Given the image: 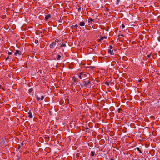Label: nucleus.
Returning a JSON list of instances; mask_svg holds the SVG:
<instances>
[{"instance_id": "obj_18", "label": "nucleus", "mask_w": 160, "mask_h": 160, "mask_svg": "<svg viewBox=\"0 0 160 160\" xmlns=\"http://www.w3.org/2000/svg\"><path fill=\"white\" fill-rule=\"evenodd\" d=\"M23 144H24L23 142L21 143V144L18 146V149H19L21 148V146H23Z\"/></svg>"}, {"instance_id": "obj_25", "label": "nucleus", "mask_w": 160, "mask_h": 160, "mask_svg": "<svg viewBox=\"0 0 160 160\" xmlns=\"http://www.w3.org/2000/svg\"><path fill=\"white\" fill-rule=\"evenodd\" d=\"M105 84L107 85H109V82H106Z\"/></svg>"}, {"instance_id": "obj_20", "label": "nucleus", "mask_w": 160, "mask_h": 160, "mask_svg": "<svg viewBox=\"0 0 160 160\" xmlns=\"http://www.w3.org/2000/svg\"><path fill=\"white\" fill-rule=\"evenodd\" d=\"M78 27V26L77 25V24L75 25H72V28H77Z\"/></svg>"}, {"instance_id": "obj_29", "label": "nucleus", "mask_w": 160, "mask_h": 160, "mask_svg": "<svg viewBox=\"0 0 160 160\" xmlns=\"http://www.w3.org/2000/svg\"><path fill=\"white\" fill-rule=\"evenodd\" d=\"M9 57L8 56V57H7V58H6V60H7L8 59H9Z\"/></svg>"}, {"instance_id": "obj_15", "label": "nucleus", "mask_w": 160, "mask_h": 160, "mask_svg": "<svg viewBox=\"0 0 160 160\" xmlns=\"http://www.w3.org/2000/svg\"><path fill=\"white\" fill-rule=\"evenodd\" d=\"M91 155L92 156H94L95 155V152L94 151H92L91 152Z\"/></svg>"}, {"instance_id": "obj_8", "label": "nucleus", "mask_w": 160, "mask_h": 160, "mask_svg": "<svg viewBox=\"0 0 160 160\" xmlns=\"http://www.w3.org/2000/svg\"><path fill=\"white\" fill-rule=\"evenodd\" d=\"M51 17V15L50 14H48L46 15L45 18V20L46 21L48 20Z\"/></svg>"}, {"instance_id": "obj_14", "label": "nucleus", "mask_w": 160, "mask_h": 160, "mask_svg": "<svg viewBox=\"0 0 160 160\" xmlns=\"http://www.w3.org/2000/svg\"><path fill=\"white\" fill-rule=\"evenodd\" d=\"M66 46V45L65 43H62V44L60 46V48H61L63 47H65Z\"/></svg>"}, {"instance_id": "obj_12", "label": "nucleus", "mask_w": 160, "mask_h": 160, "mask_svg": "<svg viewBox=\"0 0 160 160\" xmlns=\"http://www.w3.org/2000/svg\"><path fill=\"white\" fill-rule=\"evenodd\" d=\"M92 21H93V20L92 18H88V22L89 23H92Z\"/></svg>"}, {"instance_id": "obj_11", "label": "nucleus", "mask_w": 160, "mask_h": 160, "mask_svg": "<svg viewBox=\"0 0 160 160\" xmlns=\"http://www.w3.org/2000/svg\"><path fill=\"white\" fill-rule=\"evenodd\" d=\"M85 23L83 21L81 22H80L79 23V25L81 26H83L85 25Z\"/></svg>"}, {"instance_id": "obj_6", "label": "nucleus", "mask_w": 160, "mask_h": 160, "mask_svg": "<svg viewBox=\"0 0 160 160\" xmlns=\"http://www.w3.org/2000/svg\"><path fill=\"white\" fill-rule=\"evenodd\" d=\"M56 44L55 42L53 41L50 45L49 47L51 48H53Z\"/></svg>"}, {"instance_id": "obj_7", "label": "nucleus", "mask_w": 160, "mask_h": 160, "mask_svg": "<svg viewBox=\"0 0 160 160\" xmlns=\"http://www.w3.org/2000/svg\"><path fill=\"white\" fill-rule=\"evenodd\" d=\"M107 36L102 37H101L100 39L98 40V42H100L101 41H102L104 39H107Z\"/></svg>"}, {"instance_id": "obj_23", "label": "nucleus", "mask_w": 160, "mask_h": 160, "mask_svg": "<svg viewBox=\"0 0 160 160\" xmlns=\"http://www.w3.org/2000/svg\"><path fill=\"white\" fill-rule=\"evenodd\" d=\"M109 48H110L109 49L112 50L113 47L112 45H109Z\"/></svg>"}, {"instance_id": "obj_19", "label": "nucleus", "mask_w": 160, "mask_h": 160, "mask_svg": "<svg viewBox=\"0 0 160 160\" xmlns=\"http://www.w3.org/2000/svg\"><path fill=\"white\" fill-rule=\"evenodd\" d=\"M33 89L32 88H30L28 90V93H31L33 91Z\"/></svg>"}, {"instance_id": "obj_33", "label": "nucleus", "mask_w": 160, "mask_h": 160, "mask_svg": "<svg viewBox=\"0 0 160 160\" xmlns=\"http://www.w3.org/2000/svg\"><path fill=\"white\" fill-rule=\"evenodd\" d=\"M141 81H142V79H140V80H139V82H140Z\"/></svg>"}, {"instance_id": "obj_5", "label": "nucleus", "mask_w": 160, "mask_h": 160, "mask_svg": "<svg viewBox=\"0 0 160 160\" xmlns=\"http://www.w3.org/2000/svg\"><path fill=\"white\" fill-rule=\"evenodd\" d=\"M35 96H36V99L38 101L40 100V99H41V100H42L44 98V96L43 95H42L41 96V98L38 97V95H35Z\"/></svg>"}, {"instance_id": "obj_31", "label": "nucleus", "mask_w": 160, "mask_h": 160, "mask_svg": "<svg viewBox=\"0 0 160 160\" xmlns=\"http://www.w3.org/2000/svg\"><path fill=\"white\" fill-rule=\"evenodd\" d=\"M122 36V37H123V35H118V36H119H119Z\"/></svg>"}, {"instance_id": "obj_17", "label": "nucleus", "mask_w": 160, "mask_h": 160, "mask_svg": "<svg viewBox=\"0 0 160 160\" xmlns=\"http://www.w3.org/2000/svg\"><path fill=\"white\" fill-rule=\"evenodd\" d=\"M136 149H137L138 151H139L140 153H142V152L141 151V150L139 149V148L138 147H137L136 148Z\"/></svg>"}, {"instance_id": "obj_32", "label": "nucleus", "mask_w": 160, "mask_h": 160, "mask_svg": "<svg viewBox=\"0 0 160 160\" xmlns=\"http://www.w3.org/2000/svg\"><path fill=\"white\" fill-rule=\"evenodd\" d=\"M46 31V30L45 29H44L43 30V32H44V31Z\"/></svg>"}, {"instance_id": "obj_21", "label": "nucleus", "mask_w": 160, "mask_h": 160, "mask_svg": "<svg viewBox=\"0 0 160 160\" xmlns=\"http://www.w3.org/2000/svg\"><path fill=\"white\" fill-rule=\"evenodd\" d=\"M34 42L35 44H37L38 42V40L36 39Z\"/></svg>"}, {"instance_id": "obj_26", "label": "nucleus", "mask_w": 160, "mask_h": 160, "mask_svg": "<svg viewBox=\"0 0 160 160\" xmlns=\"http://www.w3.org/2000/svg\"><path fill=\"white\" fill-rule=\"evenodd\" d=\"M122 29H123L125 28V26L123 24H122Z\"/></svg>"}, {"instance_id": "obj_16", "label": "nucleus", "mask_w": 160, "mask_h": 160, "mask_svg": "<svg viewBox=\"0 0 160 160\" xmlns=\"http://www.w3.org/2000/svg\"><path fill=\"white\" fill-rule=\"evenodd\" d=\"M122 110L120 108H119L118 109V112L121 113L122 112Z\"/></svg>"}, {"instance_id": "obj_28", "label": "nucleus", "mask_w": 160, "mask_h": 160, "mask_svg": "<svg viewBox=\"0 0 160 160\" xmlns=\"http://www.w3.org/2000/svg\"><path fill=\"white\" fill-rule=\"evenodd\" d=\"M78 11H81V8H78Z\"/></svg>"}, {"instance_id": "obj_27", "label": "nucleus", "mask_w": 160, "mask_h": 160, "mask_svg": "<svg viewBox=\"0 0 160 160\" xmlns=\"http://www.w3.org/2000/svg\"><path fill=\"white\" fill-rule=\"evenodd\" d=\"M12 54V52H9L8 53V54L10 55H11Z\"/></svg>"}, {"instance_id": "obj_4", "label": "nucleus", "mask_w": 160, "mask_h": 160, "mask_svg": "<svg viewBox=\"0 0 160 160\" xmlns=\"http://www.w3.org/2000/svg\"><path fill=\"white\" fill-rule=\"evenodd\" d=\"M22 52L19 50H16V52L14 53V55L17 56L18 55H21L22 54Z\"/></svg>"}, {"instance_id": "obj_9", "label": "nucleus", "mask_w": 160, "mask_h": 160, "mask_svg": "<svg viewBox=\"0 0 160 160\" xmlns=\"http://www.w3.org/2000/svg\"><path fill=\"white\" fill-rule=\"evenodd\" d=\"M108 52L110 55H113L114 52L113 50L108 49Z\"/></svg>"}, {"instance_id": "obj_34", "label": "nucleus", "mask_w": 160, "mask_h": 160, "mask_svg": "<svg viewBox=\"0 0 160 160\" xmlns=\"http://www.w3.org/2000/svg\"><path fill=\"white\" fill-rule=\"evenodd\" d=\"M88 129V128H86V129Z\"/></svg>"}, {"instance_id": "obj_10", "label": "nucleus", "mask_w": 160, "mask_h": 160, "mask_svg": "<svg viewBox=\"0 0 160 160\" xmlns=\"http://www.w3.org/2000/svg\"><path fill=\"white\" fill-rule=\"evenodd\" d=\"M28 116L29 118H32V113L30 111H29L28 112Z\"/></svg>"}, {"instance_id": "obj_30", "label": "nucleus", "mask_w": 160, "mask_h": 160, "mask_svg": "<svg viewBox=\"0 0 160 160\" xmlns=\"http://www.w3.org/2000/svg\"><path fill=\"white\" fill-rule=\"evenodd\" d=\"M151 55H148V57H149V58H150V57H151Z\"/></svg>"}, {"instance_id": "obj_1", "label": "nucleus", "mask_w": 160, "mask_h": 160, "mask_svg": "<svg viewBox=\"0 0 160 160\" xmlns=\"http://www.w3.org/2000/svg\"><path fill=\"white\" fill-rule=\"evenodd\" d=\"M91 84L90 79H85L83 80L82 83L80 84V85L82 88H89L91 87Z\"/></svg>"}, {"instance_id": "obj_24", "label": "nucleus", "mask_w": 160, "mask_h": 160, "mask_svg": "<svg viewBox=\"0 0 160 160\" xmlns=\"http://www.w3.org/2000/svg\"><path fill=\"white\" fill-rule=\"evenodd\" d=\"M40 32V34H41V35L42 36H43V34H44V32H43V31L42 32V31H41Z\"/></svg>"}, {"instance_id": "obj_22", "label": "nucleus", "mask_w": 160, "mask_h": 160, "mask_svg": "<svg viewBox=\"0 0 160 160\" xmlns=\"http://www.w3.org/2000/svg\"><path fill=\"white\" fill-rule=\"evenodd\" d=\"M54 42H55V43L56 44L57 43H58L59 42V40L58 39H56L55 40V41Z\"/></svg>"}, {"instance_id": "obj_2", "label": "nucleus", "mask_w": 160, "mask_h": 160, "mask_svg": "<svg viewBox=\"0 0 160 160\" xmlns=\"http://www.w3.org/2000/svg\"><path fill=\"white\" fill-rule=\"evenodd\" d=\"M78 73V77L81 79H82L83 78L87 76L86 74L83 72H80Z\"/></svg>"}, {"instance_id": "obj_3", "label": "nucleus", "mask_w": 160, "mask_h": 160, "mask_svg": "<svg viewBox=\"0 0 160 160\" xmlns=\"http://www.w3.org/2000/svg\"><path fill=\"white\" fill-rule=\"evenodd\" d=\"M78 79L75 76L72 77V79L71 81V84L74 85L76 84V82H77Z\"/></svg>"}, {"instance_id": "obj_13", "label": "nucleus", "mask_w": 160, "mask_h": 160, "mask_svg": "<svg viewBox=\"0 0 160 160\" xmlns=\"http://www.w3.org/2000/svg\"><path fill=\"white\" fill-rule=\"evenodd\" d=\"M61 57L60 55H58L57 57V60H59L60 59Z\"/></svg>"}]
</instances>
